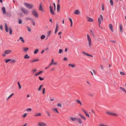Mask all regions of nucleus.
Returning <instances> with one entry per match:
<instances>
[{"mask_svg": "<svg viewBox=\"0 0 126 126\" xmlns=\"http://www.w3.org/2000/svg\"><path fill=\"white\" fill-rule=\"evenodd\" d=\"M120 31L121 32H123V30L122 28V27L121 24H120Z\"/></svg>", "mask_w": 126, "mask_h": 126, "instance_id": "nucleus-30", "label": "nucleus"}, {"mask_svg": "<svg viewBox=\"0 0 126 126\" xmlns=\"http://www.w3.org/2000/svg\"><path fill=\"white\" fill-rule=\"evenodd\" d=\"M120 89L123 92H125V93H126V91L125 89H124L123 88L120 87Z\"/></svg>", "mask_w": 126, "mask_h": 126, "instance_id": "nucleus-29", "label": "nucleus"}, {"mask_svg": "<svg viewBox=\"0 0 126 126\" xmlns=\"http://www.w3.org/2000/svg\"><path fill=\"white\" fill-rule=\"evenodd\" d=\"M20 10L25 15H28L29 13V11L24 7H21Z\"/></svg>", "mask_w": 126, "mask_h": 126, "instance_id": "nucleus-2", "label": "nucleus"}, {"mask_svg": "<svg viewBox=\"0 0 126 126\" xmlns=\"http://www.w3.org/2000/svg\"><path fill=\"white\" fill-rule=\"evenodd\" d=\"M60 6L59 4H57V11L58 12H59L60 11Z\"/></svg>", "mask_w": 126, "mask_h": 126, "instance_id": "nucleus-21", "label": "nucleus"}, {"mask_svg": "<svg viewBox=\"0 0 126 126\" xmlns=\"http://www.w3.org/2000/svg\"><path fill=\"white\" fill-rule=\"evenodd\" d=\"M24 4L25 7L29 9H32L34 7V5L33 4L26 2L24 3Z\"/></svg>", "mask_w": 126, "mask_h": 126, "instance_id": "nucleus-1", "label": "nucleus"}, {"mask_svg": "<svg viewBox=\"0 0 126 126\" xmlns=\"http://www.w3.org/2000/svg\"><path fill=\"white\" fill-rule=\"evenodd\" d=\"M69 21H70V23H71L70 26L72 27V24H73L72 20L71 19V18H69Z\"/></svg>", "mask_w": 126, "mask_h": 126, "instance_id": "nucleus-31", "label": "nucleus"}, {"mask_svg": "<svg viewBox=\"0 0 126 126\" xmlns=\"http://www.w3.org/2000/svg\"><path fill=\"white\" fill-rule=\"evenodd\" d=\"M9 32L10 35H12V30L11 27H9Z\"/></svg>", "mask_w": 126, "mask_h": 126, "instance_id": "nucleus-18", "label": "nucleus"}, {"mask_svg": "<svg viewBox=\"0 0 126 126\" xmlns=\"http://www.w3.org/2000/svg\"><path fill=\"white\" fill-rule=\"evenodd\" d=\"M37 70L36 69H34L32 70V71L33 72H35L37 71Z\"/></svg>", "mask_w": 126, "mask_h": 126, "instance_id": "nucleus-56", "label": "nucleus"}, {"mask_svg": "<svg viewBox=\"0 0 126 126\" xmlns=\"http://www.w3.org/2000/svg\"><path fill=\"white\" fill-rule=\"evenodd\" d=\"M2 11L3 13L5 14L6 13L5 9L4 7H3L2 8Z\"/></svg>", "mask_w": 126, "mask_h": 126, "instance_id": "nucleus-33", "label": "nucleus"}, {"mask_svg": "<svg viewBox=\"0 0 126 126\" xmlns=\"http://www.w3.org/2000/svg\"><path fill=\"white\" fill-rule=\"evenodd\" d=\"M50 34H51V32L50 31L48 32H47V36H49L50 35Z\"/></svg>", "mask_w": 126, "mask_h": 126, "instance_id": "nucleus-51", "label": "nucleus"}, {"mask_svg": "<svg viewBox=\"0 0 126 126\" xmlns=\"http://www.w3.org/2000/svg\"><path fill=\"white\" fill-rule=\"evenodd\" d=\"M79 116H80V117L82 119H83L84 120H85L86 119L85 117H84L81 114H79Z\"/></svg>", "mask_w": 126, "mask_h": 126, "instance_id": "nucleus-26", "label": "nucleus"}, {"mask_svg": "<svg viewBox=\"0 0 126 126\" xmlns=\"http://www.w3.org/2000/svg\"><path fill=\"white\" fill-rule=\"evenodd\" d=\"M27 115L28 114L25 113L22 115V117L23 118H25L27 116Z\"/></svg>", "mask_w": 126, "mask_h": 126, "instance_id": "nucleus-32", "label": "nucleus"}, {"mask_svg": "<svg viewBox=\"0 0 126 126\" xmlns=\"http://www.w3.org/2000/svg\"><path fill=\"white\" fill-rule=\"evenodd\" d=\"M79 104L81 106H82L83 105L81 103V102L79 100Z\"/></svg>", "mask_w": 126, "mask_h": 126, "instance_id": "nucleus-64", "label": "nucleus"}, {"mask_svg": "<svg viewBox=\"0 0 126 126\" xmlns=\"http://www.w3.org/2000/svg\"><path fill=\"white\" fill-rule=\"evenodd\" d=\"M79 13V12L78 10H76L74 12V14L76 15H78Z\"/></svg>", "mask_w": 126, "mask_h": 126, "instance_id": "nucleus-42", "label": "nucleus"}, {"mask_svg": "<svg viewBox=\"0 0 126 126\" xmlns=\"http://www.w3.org/2000/svg\"><path fill=\"white\" fill-rule=\"evenodd\" d=\"M45 88H43V92H42V94H45Z\"/></svg>", "mask_w": 126, "mask_h": 126, "instance_id": "nucleus-52", "label": "nucleus"}, {"mask_svg": "<svg viewBox=\"0 0 126 126\" xmlns=\"http://www.w3.org/2000/svg\"><path fill=\"white\" fill-rule=\"evenodd\" d=\"M39 11H41L42 12H44V10L43 9V6L41 3L39 4Z\"/></svg>", "mask_w": 126, "mask_h": 126, "instance_id": "nucleus-7", "label": "nucleus"}, {"mask_svg": "<svg viewBox=\"0 0 126 126\" xmlns=\"http://www.w3.org/2000/svg\"><path fill=\"white\" fill-rule=\"evenodd\" d=\"M22 23V21L21 20V19H20L19 20V21H18V23L20 24H21Z\"/></svg>", "mask_w": 126, "mask_h": 126, "instance_id": "nucleus-57", "label": "nucleus"}, {"mask_svg": "<svg viewBox=\"0 0 126 126\" xmlns=\"http://www.w3.org/2000/svg\"><path fill=\"white\" fill-rule=\"evenodd\" d=\"M39 61V59H34L31 61V63H33L36 62H38Z\"/></svg>", "mask_w": 126, "mask_h": 126, "instance_id": "nucleus-22", "label": "nucleus"}, {"mask_svg": "<svg viewBox=\"0 0 126 126\" xmlns=\"http://www.w3.org/2000/svg\"><path fill=\"white\" fill-rule=\"evenodd\" d=\"M22 49L24 52L26 53L29 50V48L27 47H24Z\"/></svg>", "mask_w": 126, "mask_h": 126, "instance_id": "nucleus-14", "label": "nucleus"}, {"mask_svg": "<svg viewBox=\"0 0 126 126\" xmlns=\"http://www.w3.org/2000/svg\"><path fill=\"white\" fill-rule=\"evenodd\" d=\"M42 114L41 113L36 112L34 114V116L35 117L40 116H42Z\"/></svg>", "mask_w": 126, "mask_h": 126, "instance_id": "nucleus-12", "label": "nucleus"}, {"mask_svg": "<svg viewBox=\"0 0 126 126\" xmlns=\"http://www.w3.org/2000/svg\"><path fill=\"white\" fill-rule=\"evenodd\" d=\"M49 10L50 13L52 15H55L54 9H53V7L52 6L50 5L49 6Z\"/></svg>", "mask_w": 126, "mask_h": 126, "instance_id": "nucleus-4", "label": "nucleus"}, {"mask_svg": "<svg viewBox=\"0 0 126 126\" xmlns=\"http://www.w3.org/2000/svg\"><path fill=\"white\" fill-rule=\"evenodd\" d=\"M87 37L89 42V46L90 47H91V39L90 38L88 34H87Z\"/></svg>", "mask_w": 126, "mask_h": 126, "instance_id": "nucleus-8", "label": "nucleus"}, {"mask_svg": "<svg viewBox=\"0 0 126 126\" xmlns=\"http://www.w3.org/2000/svg\"><path fill=\"white\" fill-rule=\"evenodd\" d=\"M52 111H53L54 112L56 111V112L57 113H58L59 112L57 110V109L56 108H53L52 109Z\"/></svg>", "mask_w": 126, "mask_h": 126, "instance_id": "nucleus-28", "label": "nucleus"}, {"mask_svg": "<svg viewBox=\"0 0 126 126\" xmlns=\"http://www.w3.org/2000/svg\"><path fill=\"white\" fill-rule=\"evenodd\" d=\"M63 50L61 49H60L59 50L58 53L59 54H61L63 52Z\"/></svg>", "mask_w": 126, "mask_h": 126, "instance_id": "nucleus-47", "label": "nucleus"}, {"mask_svg": "<svg viewBox=\"0 0 126 126\" xmlns=\"http://www.w3.org/2000/svg\"><path fill=\"white\" fill-rule=\"evenodd\" d=\"M87 20L88 21L90 22H93L94 21L93 19L90 17H89L88 16L87 17Z\"/></svg>", "mask_w": 126, "mask_h": 126, "instance_id": "nucleus-16", "label": "nucleus"}, {"mask_svg": "<svg viewBox=\"0 0 126 126\" xmlns=\"http://www.w3.org/2000/svg\"><path fill=\"white\" fill-rule=\"evenodd\" d=\"M52 64H54L55 65H56L57 64V63L54 62V59H52L51 62L49 65V66H50L52 65Z\"/></svg>", "mask_w": 126, "mask_h": 126, "instance_id": "nucleus-11", "label": "nucleus"}, {"mask_svg": "<svg viewBox=\"0 0 126 126\" xmlns=\"http://www.w3.org/2000/svg\"><path fill=\"white\" fill-rule=\"evenodd\" d=\"M103 16H100L98 18V26L99 27H100V24L103 21Z\"/></svg>", "mask_w": 126, "mask_h": 126, "instance_id": "nucleus-3", "label": "nucleus"}, {"mask_svg": "<svg viewBox=\"0 0 126 126\" xmlns=\"http://www.w3.org/2000/svg\"><path fill=\"white\" fill-rule=\"evenodd\" d=\"M109 27L110 30L113 32L114 31L113 28V26L112 24H110L109 25Z\"/></svg>", "mask_w": 126, "mask_h": 126, "instance_id": "nucleus-20", "label": "nucleus"}, {"mask_svg": "<svg viewBox=\"0 0 126 126\" xmlns=\"http://www.w3.org/2000/svg\"><path fill=\"white\" fill-rule=\"evenodd\" d=\"M5 54H8L11 53L12 52V50H6L5 51Z\"/></svg>", "mask_w": 126, "mask_h": 126, "instance_id": "nucleus-17", "label": "nucleus"}, {"mask_svg": "<svg viewBox=\"0 0 126 126\" xmlns=\"http://www.w3.org/2000/svg\"><path fill=\"white\" fill-rule=\"evenodd\" d=\"M0 29L2 31L3 30V26L2 25H0Z\"/></svg>", "mask_w": 126, "mask_h": 126, "instance_id": "nucleus-50", "label": "nucleus"}, {"mask_svg": "<svg viewBox=\"0 0 126 126\" xmlns=\"http://www.w3.org/2000/svg\"><path fill=\"white\" fill-rule=\"evenodd\" d=\"M19 40H20L23 43H24L25 41L22 37H20L19 38Z\"/></svg>", "mask_w": 126, "mask_h": 126, "instance_id": "nucleus-27", "label": "nucleus"}, {"mask_svg": "<svg viewBox=\"0 0 126 126\" xmlns=\"http://www.w3.org/2000/svg\"><path fill=\"white\" fill-rule=\"evenodd\" d=\"M63 60L64 61H67V59L66 57H65L63 59Z\"/></svg>", "mask_w": 126, "mask_h": 126, "instance_id": "nucleus-58", "label": "nucleus"}, {"mask_svg": "<svg viewBox=\"0 0 126 126\" xmlns=\"http://www.w3.org/2000/svg\"><path fill=\"white\" fill-rule=\"evenodd\" d=\"M69 120L70 121H78V119L77 118L71 117L69 118Z\"/></svg>", "mask_w": 126, "mask_h": 126, "instance_id": "nucleus-6", "label": "nucleus"}, {"mask_svg": "<svg viewBox=\"0 0 126 126\" xmlns=\"http://www.w3.org/2000/svg\"><path fill=\"white\" fill-rule=\"evenodd\" d=\"M53 5L54 8V11H55L56 10V6L55 3H53Z\"/></svg>", "mask_w": 126, "mask_h": 126, "instance_id": "nucleus-53", "label": "nucleus"}, {"mask_svg": "<svg viewBox=\"0 0 126 126\" xmlns=\"http://www.w3.org/2000/svg\"><path fill=\"white\" fill-rule=\"evenodd\" d=\"M43 71H41L38 73H36L35 74V76H37L39 75L40 74H41L42 73H43Z\"/></svg>", "mask_w": 126, "mask_h": 126, "instance_id": "nucleus-15", "label": "nucleus"}, {"mask_svg": "<svg viewBox=\"0 0 126 126\" xmlns=\"http://www.w3.org/2000/svg\"><path fill=\"white\" fill-rule=\"evenodd\" d=\"M4 24V27L5 31L6 32H9V27H8V25L6 23H5Z\"/></svg>", "mask_w": 126, "mask_h": 126, "instance_id": "nucleus-10", "label": "nucleus"}, {"mask_svg": "<svg viewBox=\"0 0 126 126\" xmlns=\"http://www.w3.org/2000/svg\"><path fill=\"white\" fill-rule=\"evenodd\" d=\"M102 10L103 11H104V5L103 4H102Z\"/></svg>", "mask_w": 126, "mask_h": 126, "instance_id": "nucleus-60", "label": "nucleus"}, {"mask_svg": "<svg viewBox=\"0 0 126 126\" xmlns=\"http://www.w3.org/2000/svg\"><path fill=\"white\" fill-rule=\"evenodd\" d=\"M85 114L86 116H87V117H90V116H89V115L88 114H87V112H85Z\"/></svg>", "mask_w": 126, "mask_h": 126, "instance_id": "nucleus-54", "label": "nucleus"}, {"mask_svg": "<svg viewBox=\"0 0 126 126\" xmlns=\"http://www.w3.org/2000/svg\"><path fill=\"white\" fill-rule=\"evenodd\" d=\"M107 113L109 115H112V113L109 112H107Z\"/></svg>", "mask_w": 126, "mask_h": 126, "instance_id": "nucleus-61", "label": "nucleus"}, {"mask_svg": "<svg viewBox=\"0 0 126 126\" xmlns=\"http://www.w3.org/2000/svg\"><path fill=\"white\" fill-rule=\"evenodd\" d=\"M68 65L70 67L74 68L75 66V65L71 64H68Z\"/></svg>", "mask_w": 126, "mask_h": 126, "instance_id": "nucleus-23", "label": "nucleus"}, {"mask_svg": "<svg viewBox=\"0 0 126 126\" xmlns=\"http://www.w3.org/2000/svg\"><path fill=\"white\" fill-rule=\"evenodd\" d=\"M38 126H46L47 124L43 122H39L38 124Z\"/></svg>", "mask_w": 126, "mask_h": 126, "instance_id": "nucleus-9", "label": "nucleus"}, {"mask_svg": "<svg viewBox=\"0 0 126 126\" xmlns=\"http://www.w3.org/2000/svg\"><path fill=\"white\" fill-rule=\"evenodd\" d=\"M27 28L28 31L29 32H31V28L29 26H27Z\"/></svg>", "mask_w": 126, "mask_h": 126, "instance_id": "nucleus-38", "label": "nucleus"}, {"mask_svg": "<svg viewBox=\"0 0 126 126\" xmlns=\"http://www.w3.org/2000/svg\"><path fill=\"white\" fill-rule=\"evenodd\" d=\"M58 24L57 23L56 25V27L55 29V31L54 32L55 34H56L57 33L58 31Z\"/></svg>", "mask_w": 126, "mask_h": 126, "instance_id": "nucleus-13", "label": "nucleus"}, {"mask_svg": "<svg viewBox=\"0 0 126 126\" xmlns=\"http://www.w3.org/2000/svg\"><path fill=\"white\" fill-rule=\"evenodd\" d=\"M45 35H43L41 36L40 38L42 40H43L45 38Z\"/></svg>", "mask_w": 126, "mask_h": 126, "instance_id": "nucleus-35", "label": "nucleus"}, {"mask_svg": "<svg viewBox=\"0 0 126 126\" xmlns=\"http://www.w3.org/2000/svg\"><path fill=\"white\" fill-rule=\"evenodd\" d=\"M14 95V93H13L12 94H11L9 96V97L10 98L12 96H13Z\"/></svg>", "mask_w": 126, "mask_h": 126, "instance_id": "nucleus-59", "label": "nucleus"}, {"mask_svg": "<svg viewBox=\"0 0 126 126\" xmlns=\"http://www.w3.org/2000/svg\"><path fill=\"white\" fill-rule=\"evenodd\" d=\"M46 112L48 116H50V114L48 111H46Z\"/></svg>", "mask_w": 126, "mask_h": 126, "instance_id": "nucleus-48", "label": "nucleus"}, {"mask_svg": "<svg viewBox=\"0 0 126 126\" xmlns=\"http://www.w3.org/2000/svg\"><path fill=\"white\" fill-rule=\"evenodd\" d=\"M32 110V109L31 108H28L26 109V110L28 111H30Z\"/></svg>", "mask_w": 126, "mask_h": 126, "instance_id": "nucleus-41", "label": "nucleus"}, {"mask_svg": "<svg viewBox=\"0 0 126 126\" xmlns=\"http://www.w3.org/2000/svg\"><path fill=\"white\" fill-rule=\"evenodd\" d=\"M82 53L83 54L85 55H86L87 56H90V57H93V55H90L89 54H88L84 51Z\"/></svg>", "mask_w": 126, "mask_h": 126, "instance_id": "nucleus-19", "label": "nucleus"}, {"mask_svg": "<svg viewBox=\"0 0 126 126\" xmlns=\"http://www.w3.org/2000/svg\"><path fill=\"white\" fill-rule=\"evenodd\" d=\"M31 21L32 22L33 25L34 26L35 25V23L33 19H31Z\"/></svg>", "mask_w": 126, "mask_h": 126, "instance_id": "nucleus-43", "label": "nucleus"}, {"mask_svg": "<svg viewBox=\"0 0 126 126\" xmlns=\"http://www.w3.org/2000/svg\"><path fill=\"white\" fill-rule=\"evenodd\" d=\"M30 58V57L28 54H26L24 56V58L25 59H29Z\"/></svg>", "mask_w": 126, "mask_h": 126, "instance_id": "nucleus-24", "label": "nucleus"}, {"mask_svg": "<svg viewBox=\"0 0 126 126\" xmlns=\"http://www.w3.org/2000/svg\"><path fill=\"white\" fill-rule=\"evenodd\" d=\"M32 15L34 16H38V13L35 9H32Z\"/></svg>", "mask_w": 126, "mask_h": 126, "instance_id": "nucleus-5", "label": "nucleus"}, {"mask_svg": "<svg viewBox=\"0 0 126 126\" xmlns=\"http://www.w3.org/2000/svg\"><path fill=\"white\" fill-rule=\"evenodd\" d=\"M43 84H41L39 86V88L38 90V91H41V89L43 87Z\"/></svg>", "mask_w": 126, "mask_h": 126, "instance_id": "nucleus-25", "label": "nucleus"}, {"mask_svg": "<svg viewBox=\"0 0 126 126\" xmlns=\"http://www.w3.org/2000/svg\"><path fill=\"white\" fill-rule=\"evenodd\" d=\"M112 115L114 116H117L118 115L116 113H112Z\"/></svg>", "mask_w": 126, "mask_h": 126, "instance_id": "nucleus-46", "label": "nucleus"}, {"mask_svg": "<svg viewBox=\"0 0 126 126\" xmlns=\"http://www.w3.org/2000/svg\"><path fill=\"white\" fill-rule=\"evenodd\" d=\"M82 122L80 118H79V124H82Z\"/></svg>", "mask_w": 126, "mask_h": 126, "instance_id": "nucleus-62", "label": "nucleus"}, {"mask_svg": "<svg viewBox=\"0 0 126 126\" xmlns=\"http://www.w3.org/2000/svg\"><path fill=\"white\" fill-rule=\"evenodd\" d=\"M110 3L111 6L113 5V1L112 0H110Z\"/></svg>", "mask_w": 126, "mask_h": 126, "instance_id": "nucleus-39", "label": "nucleus"}, {"mask_svg": "<svg viewBox=\"0 0 126 126\" xmlns=\"http://www.w3.org/2000/svg\"><path fill=\"white\" fill-rule=\"evenodd\" d=\"M57 106L58 107H61L62 106V104L60 103H58L57 104Z\"/></svg>", "mask_w": 126, "mask_h": 126, "instance_id": "nucleus-55", "label": "nucleus"}, {"mask_svg": "<svg viewBox=\"0 0 126 126\" xmlns=\"http://www.w3.org/2000/svg\"><path fill=\"white\" fill-rule=\"evenodd\" d=\"M25 19L26 20H30L31 21V20L32 19H32V18H31L30 17H28L26 18Z\"/></svg>", "mask_w": 126, "mask_h": 126, "instance_id": "nucleus-37", "label": "nucleus"}, {"mask_svg": "<svg viewBox=\"0 0 126 126\" xmlns=\"http://www.w3.org/2000/svg\"><path fill=\"white\" fill-rule=\"evenodd\" d=\"M11 60V59H7L5 60V61L6 63H7L9 61H10Z\"/></svg>", "mask_w": 126, "mask_h": 126, "instance_id": "nucleus-44", "label": "nucleus"}, {"mask_svg": "<svg viewBox=\"0 0 126 126\" xmlns=\"http://www.w3.org/2000/svg\"><path fill=\"white\" fill-rule=\"evenodd\" d=\"M38 51L39 50L38 49H36L34 51V53L35 54H37L38 52Z\"/></svg>", "mask_w": 126, "mask_h": 126, "instance_id": "nucleus-40", "label": "nucleus"}, {"mask_svg": "<svg viewBox=\"0 0 126 126\" xmlns=\"http://www.w3.org/2000/svg\"><path fill=\"white\" fill-rule=\"evenodd\" d=\"M120 74L122 75H125L126 74L124 72H120Z\"/></svg>", "mask_w": 126, "mask_h": 126, "instance_id": "nucleus-49", "label": "nucleus"}, {"mask_svg": "<svg viewBox=\"0 0 126 126\" xmlns=\"http://www.w3.org/2000/svg\"><path fill=\"white\" fill-rule=\"evenodd\" d=\"M62 34V33L61 32H59L58 33V35L59 36V38L60 39H61L62 38V37L61 35V34Z\"/></svg>", "mask_w": 126, "mask_h": 126, "instance_id": "nucleus-34", "label": "nucleus"}, {"mask_svg": "<svg viewBox=\"0 0 126 126\" xmlns=\"http://www.w3.org/2000/svg\"><path fill=\"white\" fill-rule=\"evenodd\" d=\"M39 79L40 80L42 81L44 80V78H42L40 76L39 77Z\"/></svg>", "mask_w": 126, "mask_h": 126, "instance_id": "nucleus-45", "label": "nucleus"}, {"mask_svg": "<svg viewBox=\"0 0 126 126\" xmlns=\"http://www.w3.org/2000/svg\"><path fill=\"white\" fill-rule=\"evenodd\" d=\"M110 41L112 42L113 43H115L116 42V41L115 40V41H112V40H110Z\"/></svg>", "mask_w": 126, "mask_h": 126, "instance_id": "nucleus-63", "label": "nucleus"}, {"mask_svg": "<svg viewBox=\"0 0 126 126\" xmlns=\"http://www.w3.org/2000/svg\"><path fill=\"white\" fill-rule=\"evenodd\" d=\"M17 84L18 86V88L19 89H20L21 88V86L20 84V82L19 81L18 82Z\"/></svg>", "mask_w": 126, "mask_h": 126, "instance_id": "nucleus-36", "label": "nucleus"}]
</instances>
